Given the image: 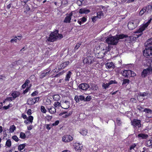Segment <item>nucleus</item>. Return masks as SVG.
Masks as SVG:
<instances>
[{
    "mask_svg": "<svg viewBox=\"0 0 152 152\" xmlns=\"http://www.w3.org/2000/svg\"><path fill=\"white\" fill-rule=\"evenodd\" d=\"M152 73V69L150 68H147L144 69L141 73V76L144 77H145L148 74Z\"/></svg>",
    "mask_w": 152,
    "mask_h": 152,
    "instance_id": "nucleus-6",
    "label": "nucleus"
},
{
    "mask_svg": "<svg viewBox=\"0 0 152 152\" xmlns=\"http://www.w3.org/2000/svg\"><path fill=\"white\" fill-rule=\"evenodd\" d=\"M49 112L51 114H53L56 112V109L55 107L52 106L50 109H48Z\"/></svg>",
    "mask_w": 152,
    "mask_h": 152,
    "instance_id": "nucleus-23",
    "label": "nucleus"
},
{
    "mask_svg": "<svg viewBox=\"0 0 152 152\" xmlns=\"http://www.w3.org/2000/svg\"><path fill=\"white\" fill-rule=\"evenodd\" d=\"M109 85L108 83L105 84L104 83L103 84L102 86L103 88L106 89L108 87Z\"/></svg>",
    "mask_w": 152,
    "mask_h": 152,
    "instance_id": "nucleus-40",
    "label": "nucleus"
},
{
    "mask_svg": "<svg viewBox=\"0 0 152 152\" xmlns=\"http://www.w3.org/2000/svg\"><path fill=\"white\" fill-rule=\"evenodd\" d=\"M64 107H65V108H64V109H67L70 106V103L69 102L67 101H65L64 102Z\"/></svg>",
    "mask_w": 152,
    "mask_h": 152,
    "instance_id": "nucleus-27",
    "label": "nucleus"
},
{
    "mask_svg": "<svg viewBox=\"0 0 152 152\" xmlns=\"http://www.w3.org/2000/svg\"><path fill=\"white\" fill-rule=\"evenodd\" d=\"M26 119L31 122V123H32L33 119V117L32 116L30 115L28 117H27Z\"/></svg>",
    "mask_w": 152,
    "mask_h": 152,
    "instance_id": "nucleus-39",
    "label": "nucleus"
},
{
    "mask_svg": "<svg viewBox=\"0 0 152 152\" xmlns=\"http://www.w3.org/2000/svg\"><path fill=\"white\" fill-rule=\"evenodd\" d=\"M132 124L134 127L138 128L141 127V121L137 119H134L131 121Z\"/></svg>",
    "mask_w": 152,
    "mask_h": 152,
    "instance_id": "nucleus-8",
    "label": "nucleus"
},
{
    "mask_svg": "<svg viewBox=\"0 0 152 152\" xmlns=\"http://www.w3.org/2000/svg\"><path fill=\"white\" fill-rule=\"evenodd\" d=\"M124 38H127V39H130L128 35L122 34L108 37L106 39V41L108 45H117L120 39H123Z\"/></svg>",
    "mask_w": 152,
    "mask_h": 152,
    "instance_id": "nucleus-1",
    "label": "nucleus"
},
{
    "mask_svg": "<svg viewBox=\"0 0 152 152\" xmlns=\"http://www.w3.org/2000/svg\"><path fill=\"white\" fill-rule=\"evenodd\" d=\"M23 62V61L22 60H19L17 61H16L15 62V64H16L17 65L20 64H21Z\"/></svg>",
    "mask_w": 152,
    "mask_h": 152,
    "instance_id": "nucleus-54",
    "label": "nucleus"
},
{
    "mask_svg": "<svg viewBox=\"0 0 152 152\" xmlns=\"http://www.w3.org/2000/svg\"><path fill=\"white\" fill-rule=\"evenodd\" d=\"M69 63V62L68 61H65L62 64L60 65V66L61 68H64L67 66Z\"/></svg>",
    "mask_w": 152,
    "mask_h": 152,
    "instance_id": "nucleus-22",
    "label": "nucleus"
},
{
    "mask_svg": "<svg viewBox=\"0 0 152 152\" xmlns=\"http://www.w3.org/2000/svg\"><path fill=\"white\" fill-rule=\"evenodd\" d=\"M143 111L146 113V115L148 118L152 117V110H151L145 108L144 109Z\"/></svg>",
    "mask_w": 152,
    "mask_h": 152,
    "instance_id": "nucleus-11",
    "label": "nucleus"
},
{
    "mask_svg": "<svg viewBox=\"0 0 152 152\" xmlns=\"http://www.w3.org/2000/svg\"><path fill=\"white\" fill-rule=\"evenodd\" d=\"M57 36L53 35V34H50V37L47 39L48 41L51 42H53L54 41H56L57 39Z\"/></svg>",
    "mask_w": 152,
    "mask_h": 152,
    "instance_id": "nucleus-16",
    "label": "nucleus"
},
{
    "mask_svg": "<svg viewBox=\"0 0 152 152\" xmlns=\"http://www.w3.org/2000/svg\"><path fill=\"white\" fill-rule=\"evenodd\" d=\"M68 2L67 0H62L61 1V5H64L68 4Z\"/></svg>",
    "mask_w": 152,
    "mask_h": 152,
    "instance_id": "nucleus-44",
    "label": "nucleus"
},
{
    "mask_svg": "<svg viewBox=\"0 0 152 152\" xmlns=\"http://www.w3.org/2000/svg\"><path fill=\"white\" fill-rule=\"evenodd\" d=\"M88 133L87 130L85 129H83L80 132V133L83 136L86 135Z\"/></svg>",
    "mask_w": 152,
    "mask_h": 152,
    "instance_id": "nucleus-32",
    "label": "nucleus"
},
{
    "mask_svg": "<svg viewBox=\"0 0 152 152\" xmlns=\"http://www.w3.org/2000/svg\"><path fill=\"white\" fill-rule=\"evenodd\" d=\"M64 72V71H62L61 72H60L58 73V74H57L56 75H55L54 77H59L61 75H63Z\"/></svg>",
    "mask_w": 152,
    "mask_h": 152,
    "instance_id": "nucleus-35",
    "label": "nucleus"
},
{
    "mask_svg": "<svg viewBox=\"0 0 152 152\" xmlns=\"http://www.w3.org/2000/svg\"><path fill=\"white\" fill-rule=\"evenodd\" d=\"M77 4L79 6H81L83 4V3L82 2L80 1V0H77Z\"/></svg>",
    "mask_w": 152,
    "mask_h": 152,
    "instance_id": "nucleus-51",
    "label": "nucleus"
},
{
    "mask_svg": "<svg viewBox=\"0 0 152 152\" xmlns=\"http://www.w3.org/2000/svg\"><path fill=\"white\" fill-rule=\"evenodd\" d=\"M130 101L133 103H136L137 102V100L135 98H132L130 99Z\"/></svg>",
    "mask_w": 152,
    "mask_h": 152,
    "instance_id": "nucleus-60",
    "label": "nucleus"
},
{
    "mask_svg": "<svg viewBox=\"0 0 152 152\" xmlns=\"http://www.w3.org/2000/svg\"><path fill=\"white\" fill-rule=\"evenodd\" d=\"M81 45V44L79 43H78L77 44L76 46L75 47V49L76 50L78 48L80 47Z\"/></svg>",
    "mask_w": 152,
    "mask_h": 152,
    "instance_id": "nucleus-61",
    "label": "nucleus"
},
{
    "mask_svg": "<svg viewBox=\"0 0 152 152\" xmlns=\"http://www.w3.org/2000/svg\"><path fill=\"white\" fill-rule=\"evenodd\" d=\"M60 96L59 95L56 94L53 96V98L54 100L58 101L60 99Z\"/></svg>",
    "mask_w": 152,
    "mask_h": 152,
    "instance_id": "nucleus-31",
    "label": "nucleus"
},
{
    "mask_svg": "<svg viewBox=\"0 0 152 152\" xmlns=\"http://www.w3.org/2000/svg\"><path fill=\"white\" fill-rule=\"evenodd\" d=\"M12 139L16 142L18 141V138L16 135H14L12 137Z\"/></svg>",
    "mask_w": 152,
    "mask_h": 152,
    "instance_id": "nucleus-48",
    "label": "nucleus"
},
{
    "mask_svg": "<svg viewBox=\"0 0 152 152\" xmlns=\"http://www.w3.org/2000/svg\"><path fill=\"white\" fill-rule=\"evenodd\" d=\"M145 49L143 51L144 56L149 58H152V38L145 43Z\"/></svg>",
    "mask_w": 152,
    "mask_h": 152,
    "instance_id": "nucleus-2",
    "label": "nucleus"
},
{
    "mask_svg": "<svg viewBox=\"0 0 152 152\" xmlns=\"http://www.w3.org/2000/svg\"><path fill=\"white\" fill-rule=\"evenodd\" d=\"M26 146V144L25 143L20 144L18 147V150L20 151H21Z\"/></svg>",
    "mask_w": 152,
    "mask_h": 152,
    "instance_id": "nucleus-26",
    "label": "nucleus"
},
{
    "mask_svg": "<svg viewBox=\"0 0 152 152\" xmlns=\"http://www.w3.org/2000/svg\"><path fill=\"white\" fill-rule=\"evenodd\" d=\"M26 119L31 122V123H32L33 119V117L32 116L30 115L28 117H27Z\"/></svg>",
    "mask_w": 152,
    "mask_h": 152,
    "instance_id": "nucleus-38",
    "label": "nucleus"
},
{
    "mask_svg": "<svg viewBox=\"0 0 152 152\" xmlns=\"http://www.w3.org/2000/svg\"><path fill=\"white\" fill-rule=\"evenodd\" d=\"M23 62V61L22 60H19L17 61H16L15 62V64H16L17 65L20 64H21Z\"/></svg>",
    "mask_w": 152,
    "mask_h": 152,
    "instance_id": "nucleus-55",
    "label": "nucleus"
},
{
    "mask_svg": "<svg viewBox=\"0 0 152 152\" xmlns=\"http://www.w3.org/2000/svg\"><path fill=\"white\" fill-rule=\"evenodd\" d=\"M15 37L16 38L12 39L11 40L10 42H17L18 40L17 38V37Z\"/></svg>",
    "mask_w": 152,
    "mask_h": 152,
    "instance_id": "nucleus-59",
    "label": "nucleus"
},
{
    "mask_svg": "<svg viewBox=\"0 0 152 152\" xmlns=\"http://www.w3.org/2000/svg\"><path fill=\"white\" fill-rule=\"evenodd\" d=\"M6 145L8 147H10L11 145V142L10 140L8 139L7 140L6 143Z\"/></svg>",
    "mask_w": 152,
    "mask_h": 152,
    "instance_id": "nucleus-33",
    "label": "nucleus"
},
{
    "mask_svg": "<svg viewBox=\"0 0 152 152\" xmlns=\"http://www.w3.org/2000/svg\"><path fill=\"white\" fill-rule=\"evenodd\" d=\"M104 15V13L103 11H101L98 12L97 13V16H99V17H100L101 18V16H103Z\"/></svg>",
    "mask_w": 152,
    "mask_h": 152,
    "instance_id": "nucleus-46",
    "label": "nucleus"
},
{
    "mask_svg": "<svg viewBox=\"0 0 152 152\" xmlns=\"http://www.w3.org/2000/svg\"><path fill=\"white\" fill-rule=\"evenodd\" d=\"M89 86L87 83H82L79 86V88L83 90H86L89 87Z\"/></svg>",
    "mask_w": 152,
    "mask_h": 152,
    "instance_id": "nucleus-12",
    "label": "nucleus"
},
{
    "mask_svg": "<svg viewBox=\"0 0 152 152\" xmlns=\"http://www.w3.org/2000/svg\"><path fill=\"white\" fill-rule=\"evenodd\" d=\"M74 147L75 150L76 151L81 150L82 148L83 147V146H80V145L78 143H75V145H74Z\"/></svg>",
    "mask_w": 152,
    "mask_h": 152,
    "instance_id": "nucleus-19",
    "label": "nucleus"
},
{
    "mask_svg": "<svg viewBox=\"0 0 152 152\" xmlns=\"http://www.w3.org/2000/svg\"><path fill=\"white\" fill-rule=\"evenodd\" d=\"M106 66L107 68L110 69L113 67L114 64L113 62H108L106 64Z\"/></svg>",
    "mask_w": 152,
    "mask_h": 152,
    "instance_id": "nucleus-24",
    "label": "nucleus"
},
{
    "mask_svg": "<svg viewBox=\"0 0 152 152\" xmlns=\"http://www.w3.org/2000/svg\"><path fill=\"white\" fill-rule=\"evenodd\" d=\"M58 30H55L51 34H53V35H55L56 36H57V34H58Z\"/></svg>",
    "mask_w": 152,
    "mask_h": 152,
    "instance_id": "nucleus-52",
    "label": "nucleus"
},
{
    "mask_svg": "<svg viewBox=\"0 0 152 152\" xmlns=\"http://www.w3.org/2000/svg\"><path fill=\"white\" fill-rule=\"evenodd\" d=\"M50 126V124H45L44 126L49 130L50 129L51 127Z\"/></svg>",
    "mask_w": 152,
    "mask_h": 152,
    "instance_id": "nucleus-53",
    "label": "nucleus"
},
{
    "mask_svg": "<svg viewBox=\"0 0 152 152\" xmlns=\"http://www.w3.org/2000/svg\"><path fill=\"white\" fill-rule=\"evenodd\" d=\"M72 73L70 71H69L68 72L66 76V77L65 80L66 81H69V79L70 78L71 76L72 75Z\"/></svg>",
    "mask_w": 152,
    "mask_h": 152,
    "instance_id": "nucleus-20",
    "label": "nucleus"
},
{
    "mask_svg": "<svg viewBox=\"0 0 152 152\" xmlns=\"http://www.w3.org/2000/svg\"><path fill=\"white\" fill-rule=\"evenodd\" d=\"M145 145L147 147L152 146V138L151 140H147L146 141Z\"/></svg>",
    "mask_w": 152,
    "mask_h": 152,
    "instance_id": "nucleus-21",
    "label": "nucleus"
},
{
    "mask_svg": "<svg viewBox=\"0 0 152 152\" xmlns=\"http://www.w3.org/2000/svg\"><path fill=\"white\" fill-rule=\"evenodd\" d=\"M75 100L76 102H79V97L77 96H76L75 97Z\"/></svg>",
    "mask_w": 152,
    "mask_h": 152,
    "instance_id": "nucleus-57",
    "label": "nucleus"
},
{
    "mask_svg": "<svg viewBox=\"0 0 152 152\" xmlns=\"http://www.w3.org/2000/svg\"><path fill=\"white\" fill-rule=\"evenodd\" d=\"M98 18L100 19V17H99V16H95L92 18V20L94 22L96 21Z\"/></svg>",
    "mask_w": 152,
    "mask_h": 152,
    "instance_id": "nucleus-47",
    "label": "nucleus"
},
{
    "mask_svg": "<svg viewBox=\"0 0 152 152\" xmlns=\"http://www.w3.org/2000/svg\"><path fill=\"white\" fill-rule=\"evenodd\" d=\"M85 99V101H89L91 100V97L90 96H88Z\"/></svg>",
    "mask_w": 152,
    "mask_h": 152,
    "instance_id": "nucleus-45",
    "label": "nucleus"
},
{
    "mask_svg": "<svg viewBox=\"0 0 152 152\" xmlns=\"http://www.w3.org/2000/svg\"><path fill=\"white\" fill-rule=\"evenodd\" d=\"M72 12L68 14V15L66 16L64 20V22L66 23H70L71 22V17L72 15Z\"/></svg>",
    "mask_w": 152,
    "mask_h": 152,
    "instance_id": "nucleus-13",
    "label": "nucleus"
},
{
    "mask_svg": "<svg viewBox=\"0 0 152 152\" xmlns=\"http://www.w3.org/2000/svg\"><path fill=\"white\" fill-rule=\"evenodd\" d=\"M145 9V14L150 13L152 10V6L151 5H148L146 7H143Z\"/></svg>",
    "mask_w": 152,
    "mask_h": 152,
    "instance_id": "nucleus-14",
    "label": "nucleus"
},
{
    "mask_svg": "<svg viewBox=\"0 0 152 152\" xmlns=\"http://www.w3.org/2000/svg\"><path fill=\"white\" fill-rule=\"evenodd\" d=\"M52 118V116L50 115H48L46 117V119L48 121H50L51 120Z\"/></svg>",
    "mask_w": 152,
    "mask_h": 152,
    "instance_id": "nucleus-62",
    "label": "nucleus"
},
{
    "mask_svg": "<svg viewBox=\"0 0 152 152\" xmlns=\"http://www.w3.org/2000/svg\"><path fill=\"white\" fill-rule=\"evenodd\" d=\"M40 110L41 112L43 113H45L46 112V110L45 107L43 106H41Z\"/></svg>",
    "mask_w": 152,
    "mask_h": 152,
    "instance_id": "nucleus-41",
    "label": "nucleus"
},
{
    "mask_svg": "<svg viewBox=\"0 0 152 152\" xmlns=\"http://www.w3.org/2000/svg\"><path fill=\"white\" fill-rule=\"evenodd\" d=\"M131 72H132L131 70H125L121 73L123 76H124L125 77L128 78L130 77Z\"/></svg>",
    "mask_w": 152,
    "mask_h": 152,
    "instance_id": "nucleus-10",
    "label": "nucleus"
},
{
    "mask_svg": "<svg viewBox=\"0 0 152 152\" xmlns=\"http://www.w3.org/2000/svg\"><path fill=\"white\" fill-rule=\"evenodd\" d=\"M38 97L34 98H29L27 100V103L30 105L34 104L37 101V99Z\"/></svg>",
    "mask_w": 152,
    "mask_h": 152,
    "instance_id": "nucleus-15",
    "label": "nucleus"
},
{
    "mask_svg": "<svg viewBox=\"0 0 152 152\" xmlns=\"http://www.w3.org/2000/svg\"><path fill=\"white\" fill-rule=\"evenodd\" d=\"M139 22V20L137 19L130 21L128 24L127 26L128 28L131 30L134 29L137 26V24Z\"/></svg>",
    "mask_w": 152,
    "mask_h": 152,
    "instance_id": "nucleus-3",
    "label": "nucleus"
},
{
    "mask_svg": "<svg viewBox=\"0 0 152 152\" xmlns=\"http://www.w3.org/2000/svg\"><path fill=\"white\" fill-rule=\"evenodd\" d=\"M59 122V121H55L54 123L52 124V125L53 126H56L58 124Z\"/></svg>",
    "mask_w": 152,
    "mask_h": 152,
    "instance_id": "nucleus-63",
    "label": "nucleus"
},
{
    "mask_svg": "<svg viewBox=\"0 0 152 152\" xmlns=\"http://www.w3.org/2000/svg\"><path fill=\"white\" fill-rule=\"evenodd\" d=\"M20 137L23 139H25L26 137L25 134L23 132H21L20 133Z\"/></svg>",
    "mask_w": 152,
    "mask_h": 152,
    "instance_id": "nucleus-37",
    "label": "nucleus"
},
{
    "mask_svg": "<svg viewBox=\"0 0 152 152\" xmlns=\"http://www.w3.org/2000/svg\"><path fill=\"white\" fill-rule=\"evenodd\" d=\"M94 61L93 57L92 56H88L84 59L83 62L84 63L91 64L93 61Z\"/></svg>",
    "mask_w": 152,
    "mask_h": 152,
    "instance_id": "nucleus-7",
    "label": "nucleus"
},
{
    "mask_svg": "<svg viewBox=\"0 0 152 152\" xmlns=\"http://www.w3.org/2000/svg\"><path fill=\"white\" fill-rule=\"evenodd\" d=\"M50 68H48L41 72L39 76L40 78L42 79L46 76H49L50 74Z\"/></svg>",
    "mask_w": 152,
    "mask_h": 152,
    "instance_id": "nucleus-5",
    "label": "nucleus"
},
{
    "mask_svg": "<svg viewBox=\"0 0 152 152\" xmlns=\"http://www.w3.org/2000/svg\"><path fill=\"white\" fill-rule=\"evenodd\" d=\"M73 140V137L69 135H66L63 136L62 137L63 141L67 142L71 141Z\"/></svg>",
    "mask_w": 152,
    "mask_h": 152,
    "instance_id": "nucleus-9",
    "label": "nucleus"
},
{
    "mask_svg": "<svg viewBox=\"0 0 152 152\" xmlns=\"http://www.w3.org/2000/svg\"><path fill=\"white\" fill-rule=\"evenodd\" d=\"M138 136L139 137H141L142 139H145L147 138L148 136L147 134H139Z\"/></svg>",
    "mask_w": 152,
    "mask_h": 152,
    "instance_id": "nucleus-25",
    "label": "nucleus"
},
{
    "mask_svg": "<svg viewBox=\"0 0 152 152\" xmlns=\"http://www.w3.org/2000/svg\"><path fill=\"white\" fill-rule=\"evenodd\" d=\"M144 13L145 14V9L143 7L140 11L139 14L140 16H142Z\"/></svg>",
    "mask_w": 152,
    "mask_h": 152,
    "instance_id": "nucleus-36",
    "label": "nucleus"
},
{
    "mask_svg": "<svg viewBox=\"0 0 152 152\" xmlns=\"http://www.w3.org/2000/svg\"><path fill=\"white\" fill-rule=\"evenodd\" d=\"M79 100H80L81 101H85V97L83 95H80L79 96Z\"/></svg>",
    "mask_w": 152,
    "mask_h": 152,
    "instance_id": "nucleus-50",
    "label": "nucleus"
},
{
    "mask_svg": "<svg viewBox=\"0 0 152 152\" xmlns=\"http://www.w3.org/2000/svg\"><path fill=\"white\" fill-rule=\"evenodd\" d=\"M102 45L105 48H106L107 49V52H108L110 50L111 47L110 45H108L107 47V46L104 44H103Z\"/></svg>",
    "mask_w": 152,
    "mask_h": 152,
    "instance_id": "nucleus-43",
    "label": "nucleus"
},
{
    "mask_svg": "<svg viewBox=\"0 0 152 152\" xmlns=\"http://www.w3.org/2000/svg\"><path fill=\"white\" fill-rule=\"evenodd\" d=\"M16 127L14 125H12L10 126L9 129L10 132L11 133L13 132L16 129Z\"/></svg>",
    "mask_w": 152,
    "mask_h": 152,
    "instance_id": "nucleus-29",
    "label": "nucleus"
},
{
    "mask_svg": "<svg viewBox=\"0 0 152 152\" xmlns=\"http://www.w3.org/2000/svg\"><path fill=\"white\" fill-rule=\"evenodd\" d=\"M107 49L105 48V49H103V50L102 51V53L104 54V55H105V54H107Z\"/></svg>",
    "mask_w": 152,
    "mask_h": 152,
    "instance_id": "nucleus-58",
    "label": "nucleus"
},
{
    "mask_svg": "<svg viewBox=\"0 0 152 152\" xmlns=\"http://www.w3.org/2000/svg\"><path fill=\"white\" fill-rule=\"evenodd\" d=\"M152 20V17H151L149 18V20L145 24H143L142 26H141L139 29L137 31L136 33H142V32L148 26Z\"/></svg>",
    "mask_w": 152,
    "mask_h": 152,
    "instance_id": "nucleus-4",
    "label": "nucleus"
},
{
    "mask_svg": "<svg viewBox=\"0 0 152 152\" xmlns=\"http://www.w3.org/2000/svg\"><path fill=\"white\" fill-rule=\"evenodd\" d=\"M131 72H131L130 77H134L135 76L136 74L134 72L131 70Z\"/></svg>",
    "mask_w": 152,
    "mask_h": 152,
    "instance_id": "nucleus-64",
    "label": "nucleus"
},
{
    "mask_svg": "<svg viewBox=\"0 0 152 152\" xmlns=\"http://www.w3.org/2000/svg\"><path fill=\"white\" fill-rule=\"evenodd\" d=\"M130 82V80L128 79H124L123 80L122 85H123L126 84H128Z\"/></svg>",
    "mask_w": 152,
    "mask_h": 152,
    "instance_id": "nucleus-30",
    "label": "nucleus"
},
{
    "mask_svg": "<svg viewBox=\"0 0 152 152\" xmlns=\"http://www.w3.org/2000/svg\"><path fill=\"white\" fill-rule=\"evenodd\" d=\"M20 95V93L19 91H14L12 92L11 94V96H12L13 99L16 98L18 97Z\"/></svg>",
    "mask_w": 152,
    "mask_h": 152,
    "instance_id": "nucleus-18",
    "label": "nucleus"
},
{
    "mask_svg": "<svg viewBox=\"0 0 152 152\" xmlns=\"http://www.w3.org/2000/svg\"><path fill=\"white\" fill-rule=\"evenodd\" d=\"M80 20H81V21L83 22H85L87 20V19L85 17H83L82 18H80Z\"/></svg>",
    "mask_w": 152,
    "mask_h": 152,
    "instance_id": "nucleus-56",
    "label": "nucleus"
},
{
    "mask_svg": "<svg viewBox=\"0 0 152 152\" xmlns=\"http://www.w3.org/2000/svg\"><path fill=\"white\" fill-rule=\"evenodd\" d=\"M117 82L115 80H110L108 83L109 85H110L112 84H117Z\"/></svg>",
    "mask_w": 152,
    "mask_h": 152,
    "instance_id": "nucleus-49",
    "label": "nucleus"
},
{
    "mask_svg": "<svg viewBox=\"0 0 152 152\" xmlns=\"http://www.w3.org/2000/svg\"><path fill=\"white\" fill-rule=\"evenodd\" d=\"M54 105L55 107H59L61 106V104L58 102H55Z\"/></svg>",
    "mask_w": 152,
    "mask_h": 152,
    "instance_id": "nucleus-42",
    "label": "nucleus"
},
{
    "mask_svg": "<svg viewBox=\"0 0 152 152\" xmlns=\"http://www.w3.org/2000/svg\"><path fill=\"white\" fill-rule=\"evenodd\" d=\"M148 93H146V92H143V93H140L138 94V95H139L140 96H142V97L145 96H147L148 95Z\"/></svg>",
    "mask_w": 152,
    "mask_h": 152,
    "instance_id": "nucleus-34",
    "label": "nucleus"
},
{
    "mask_svg": "<svg viewBox=\"0 0 152 152\" xmlns=\"http://www.w3.org/2000/svg\"><path fill=\"white\" fill-rule=\"evenodd\" d=\"M24 9L25 12H26L27 13H28V14H29V12H30V9L28 6L26 5L24 7Z\"/></svg>",
    "mask_w": 152,
    "mask_h": 152,
    "instance_id": "nucleus-28",
    "label": "nucleus"
},
{
    "mask_svg": "<svg viewBox=\"0 0 152 152\" xmlns=\"http://www.w3.org/2000/svg\"><path fill=\"white\" fill-rule=\"evenodd\" d=\"M90 11L89 10L87 9L86 8H82L80 9L79 13L80 14H87L89 13Z\"/></svg>",
    "mask_w": 152,
    "mask_h": 152,
    "instance_id": "nucleus-17",
    "label": "nucleus"
}]
</instances>
